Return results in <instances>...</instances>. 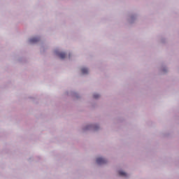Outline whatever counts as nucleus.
Here are the masks:
<instances>
[{"label": "nucleus", "instance_id": "obj_3", "mask_svg": "<svg viewBox=\"0 0 179 179\" xmlns=\"http://www.w3.org/2000/svg\"><path fill=\"white\" fill-rule=\"evenodd\" d=\"M57 54L60 58H65L66 57L65 52H57Z\"/></svg>", "mask_w": 179, "mask_h": 179}, {"label": "nucleus", "instance_id": "obj_6", "mask_svg": "<svg viewBox=\"0 0 179 179\" xmlns=\"http://www.w3.org/2000/svg\"><path fill=\"white\" fill-rule=\"evenodd\" d=\"M94 97L95 99H97V97H99V94H94Z\"/></svg>", "mask_w": 179, "mask_h": 179}, {"label": "nucleus", "instance_id": "obj_1", "mask_svg": "<svg viewBox=\"0 0 179 179\" xmlns=\"http://www.w3.org/2000/svg\"><path fill=\"white\" fill-rule=\"evenodd\" d=\"M106 161L103 158H97L96 163L99 164H106Z\"/></svg>", "mask_w": 179, "mask_h": 179}, {"label": "nucleus", "instance_id": "obj_4", "mask_svg": "<svg viewBox=\"0 0 179 179\" xmlns=\"http://www.w3.org/2000/svg\"><path fill=\"white\" fill-rule=\"evenodd\" d=\"M81 71L83 73H87L88 69H87V68H82Z\"/></svg>", "mask_w": 179, "mask_h": 179}, {"label": "nucleus", "instance_id": "obj_2", "mask_svg": "<svg viewBox=\"0 0 179 179\" xmlns=\"http://www.w3.org/2000/svg\"><path fill=\"white\" fill-rule=\"evenodd\" d=\"M38 40L39 38L38 37H32V38H30L29 41L30 43H36Z\"/></svg>", "mask_w": 179, "mask_h": 179}, {"label": "nucleus", "instance_id": "obj_5", "mask_svg": "<svg viewBox=\"0 0 179 179\" xmlns=\"http://www.w3.org/2000/svg\"><path fill=\"white\" fill-rule=\"evenodd\" d=\"M119 175L120 176H127V173L125 172H123V171H119Z\"/></svg>", "mask_w": 179, "mask_h": 179}]
</instances>
